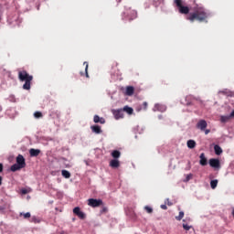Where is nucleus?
Returning a JSON list of instances; mask_svg holds the SVG:
<instances>
[{"instance_id":"32","label":"nucleus","mask_w":234,"mask_h":234,"mask_svg":"<svg viewBox=\"0 0 234 234\" xmlns=\"http://www.w3.org/2000/svg\"><path fill=\"white\" fill-rule=\"evenodd\" d=\"M3 169H4L3 164L0 163V173H3Z\"/></svg>"},{"instance_id":"8","label":"nucleus","mask_w":234,"mask_h":234,"mask_svg":"<svg viewBox=\"0 0 234 234\" xmlns=\"http://www.w3.org/2000/svg\"><path fill=\"white\" fill-rule=\"evenodd\" d=\"M115 120H120L122 118H123V110L120 109V110H112V111Z\"/></svg>"},{"instance_id":"31","label":"nucleus","mask_w":234,"mask_h":234,"mask_svg":"<svg viewBox=\"0 0 234 234\" xmlns=\"http://www.w3.org/2000/svg\"><path fill=\"white\" fill-rule=\"evenodd\" d=\"M231 118H234V110L231 112V113L229 115Z\"/></svg>"},{"instance_id":"4","label":"nucleus","mask_w":234,"mask_h":234,"mask_svg":"<svg viewBox=\"0 0 234 234\" xmlns=\"http://www.w3.org/2000/svg\"><path fill=\"white\" fill-rule=\"evenodd\" d=\"M175 4L179 8V13L180 14H185V15L189 14V7L184 6L182 5V0H175Z\"/></svg>"},{"instance_id":"9","label":"nucleus","mask_w":234,"mask_h":234,"mask_svg":"<svg viewBox=\"0 0 234 234\" xmlns=\"http://www.w3.org/2000/svg\"><path fill=\"white\" fill-rule=\"evenodd\" d=\"M197 129H200L201 131L206 130L207 127V122L206 120H200L197 124Z\"/></svg>"},{"instance_id":"25","label":"nucleus","mask_w":234,"mask_h":234,"mask_svg":"<svg viewBox=\"0 0 234 234\" xmlns=\"http://www.w3.org/2000/svg\"><path fill=\"white\" fill-rule=\"evenodd\" d=\"M20 217H24V218H30L31 215L30 212L20 213Z\"/></svg>"},{"instance_id":"21","label":"nucleus","mask_w":234,"mask_h":234,"mask_svg":"<svg viewBox=\"0 0 234 234\" xmlns=\"http://www.w3.org/2000/svg\"><path fill=\"white\" fill-rule=\"evenodd\" d=\"M218 186V180L214 179L210 181V187L211 189H217V186Z\"/></svg>"},{"instance_id":"37","label":"nucleus","mask_w":234,"mask_h":234,"mask_svg":"<svg viewBox=\"0 0 234 234\" xmlns=\"http://www.w3.org/2000/svg\"><path fill=\"white\" fill-rule=\"evenodd\" d=\"M23 195H27V190H22Z\"/></svg>"},{"instance_id":"6","label":"nucleus","mask_w":234,"mask_h":234,"mask_svg":"<svg viewBox=\"0 0 234 234\" xmlns=\"http://www.w3.org/2000/svg\"><path fill=\"white\" fill-rule=\"evenodd\" d=\"M208 164H209L210 167L215 169V171H218L220 169V167H221L220 160H218L217 158L209 159Z\"/></svg>"},{"instance_id":"36","label":"nucleus","mask_w":234,"mask_h":234,"mask_svg":"<svg viewBox=\"0 0 234 234\" xmlns=\"http://www.w3.org/2000/svg\"><path fill=\"white\" fill-rule=\"evenodd\" d=\"M209 133H210V130H206L205 131V134H209Z\"/></svg>"},{"instance_id":"12","label":"nucleus","mask_w":234,"mask_h":234,"mask_svg":"<svg viewBox=\"0 0 234 234\" xmlns=\"http://www.w3.org/2000/svg\"><path fill=\"white\" fill-rule=\"evenodd\" d=\"M110 167H112V169H118V167H120V161L118 159L110 161Z\"/></svg>"},{"instance_id":"5","label":"nucleus","mask_w":234,"mask_h":234,"mask_svg":"<svg viewBox=\"0 0 234 234\" xmlns=\"http://www.w3.org/2000/svg\"><path fill=\"white\" fill-rule=\"evenodd\" d=\"M88 206L90 207H100V206H103V201L101 199H88Z\"/></svg>"},{"instance_id":"26","label":"nucleus","mask_w":234,"mask_h":234,"mask_svg":"<svg viewBox=\"0 0 234 234\" xmlns=\"http://www.w3.org/2000/svg\"><path fill=\"white\" fill-rule=\"evenodd\" d=\"M34 116L35 118H43V113H41V112H36Z\"/></svg>"},{"instance_id":"1","label":"nucleus","mask_w":234,"mask_h":234,"mask_svg":"<svg viewBox=\"0 0 234 234\" xmlns=\"http://www.w3.org/2000/svg\"><path fill=\"white\" fill-rule=\"evenodd\" d=\"M209 17V13L204 7H198L195 12L189 13L186 19L191 23L194 21H199V23H207V18Z\"/></svg>"},{"instance_id":"16","label":"nucleus","mask_w":234,"mask_h":234,"mask_svg":"<svg viewBox=\"0 0 234 234\" xmlns=\"http://www.w3.org/2000/svg\"><path fill=\"white\" fill-rule=\"evenodd\" d=\"M229 120H231V117L229 115H221L219 118V122H221V123H228Z\"/></svg>"},{"instance_id":"17","label":"nucleus","mask_w":234,"mask_h":234,"mask_svg":"<svg viewBox=\"0 0 234 234\" xmlns=\"http://www.w3.org/2000/svg\"><path fill=\"white\" fill-rule=\"evenodd\" d=\"M186 145L188 149H195V147H197V142H195V140H188Z\"/></svg>"},{"instance_id":"22","label":"nucleus","mask_w":234,"mask_h":234,"mask_svg":"<svg viewBox=\"0 0 234 234\" xmlns=\"http://www.w3.org/2000/svg\"><path fill=\"white\" fill-rule=\"evenodd\" d=\"M61 175L64 178H70V172L68 170H62Z\"/></svg>"},{"instance_id":"18","label":"nucleus","mask_w":234,"mask_h":234,"mask_svg":"<svg viewBox=\"0 0 234 234\" xmlns=\"http://www.w3.org/2000/svg\"><path fill=\"white\" fill-rule=\"evenodd\" d=\"M112 158H114L115 160L120 158V156H122V153L118 150H114L112 152Z\"/></svg>"},{"instance_id":"15","label":"nucleus","mask_w":234,"mask_h":234,"mask_svg":"<svg viewBox=\"0 0 234 234\" xmlns=\"http://www.w3.org/2000/svg\"><path fill=\"white\" fill-rule=\"evenodd\" d=\"M93 122L94 123H101V125H103V123H105V119L103 117H99L98 115H94Z\"/></svg>"},{"instance_id":"38","label":"nucleus","mask_w":234,"mask_h":234,"mask_svg":"<svg viewBox=\"0 0 234 234\" xmlns=\"http://www.w3.org/2000/svg\"><path fill=\"white\" fill-rule=\"evenodd\" d=\"M1 111H3V107L0 105V112H1Z\"/></svg>"},{"instance_id":"10","label":"nucleus","mask_w":234,"mask_h":234,"mask_svg":"<svg viewBox=\"0 0 234 234\" xmlns=\"http://www.w3.org/2000/svg\"><path fill=\"white\" fill-rule=\"evenodd\" d=\"M199 158H200L199 160L200 165H203V166L207 165V158H206V154L204 153L200 154Z\"/></svg>"},{"instance_id":"19","label":"nucleus","mask_w":234,"mask_h":234,"mask_svg":"<svg viewBox=\"0 0 234 234\" xmlns=\"http://www.w3.org/2000/svg\"><path fill=\"white\" fill-rule=\"evenodd\" d=\"M214 151H215V154L218 155L222 154V148L218 144H216L214 146Z\"/></svg>"},{"instance_id":"7","label":"nucleus","mask_w":234,"mask_h":234,"mask_svg":"<svg viewBox=\"0 0 234 234\" xmlns=\"http://www.w3.org/2000/svg\"><path fill=\"white\" fill-rule=\"evenodd\" d=\"M73 213L74 215L79 217V218H80L81 220H85V218H86L85 213L81 211V208H80V207H76L75 208H73Z\"/></svg>"},{"instance_id":"13","label":"nucleus","mask_w":234,"mask_h":234,"mask_svg":"<svg viewBox=\"0 0 234 234\" xmlns=\"http://www.w3.org/2000/svg\"><path fill=\"white\" fill-rule=\"evenodd\" d=\"M90 129L92 133H95V134H101V127L100 125H92L90 126Z\"/></svg>"},{"instance_id":"11","label":"nucleus","mask_w":234,"mask_h":234,"mask_svg":"<svg viewBox=\"0 0 234 234\" xmlns=\"http://www.w3.org/2000/svg\"><path fill=\"white\" fill-rule=\"evenodd\" d=\"M124 94L125 96H133L134 94V87L127 86Z\"/></svg>"},{"instance_id":"39","label":"nucleus","mask_w":234,"mask_h":234,"mask_svg":"<svg viewBox=\"0 0 234 234\" xmlns=\"http://www.w3.org/2000/svg\"><path fill=\"white\" fill-rule=\"evenodd\" d=\"M81 76H83V72H80Z\"/></svg>"},{"instance_id":"24","label":"nucleus","mask_w":234,"mask_h":234,"mask_svg":"<svg viewBox=\"0 0 234 234\" xmlns=\"http://www.w3.org/2000/svg\"><path fill=\"white\" fill-rule=\"evenodd\" d=\"M84 65H86V67H85L86 78H89V63L88 62H84Z\"/></svg>"},{"instance_id":"29","label":"nucleus","mask_w":234,"mask_h":234,"mask_svg":"<svg viewBox=\"0 0 234 234\" xmlns=\"http://www.w3.org/2000/svg\"><path fill=\"white\" fill-rule=\"evenodd\" d=\"M141 109H144V111H147V102H144L141 106Z\"/></svg>"},{"instance_id":"33","label":"nucleus","mask_w":234,"mask_h":234,"mask_svg":"<svg viewBox=\"0 0 234 234\" xmlns=\"http://www.w3.org/2000/svg\"><path fill=\"white\" fill-rule=\"evenodd\" d=\"M161 209H167V206L166 205H161Z\"/></svg>"},{"instance_id":"3","label":"nucleus","mask_w":234,"mask_h":234,"mask_svg":"<svg viewBox=\"0 0 234 234\" xmlns=\"http://www.w3.org/2000/svg\"><path fill=\"white\" fill-rule=\"evenodd\" d=\"M25 167H27V162L25 161V157L22 154H18L16 157V164L11 166V171H13V173H16V171H19Z\"/></svg>"},{"instance_id":"34","label":"nucleus","mask_w":234,"mask_h":234,"mask_svg":"<svg viewBox=\"0 0 234 234\" xmlns=\"http://www.w3.org/2000/svg\"><path fill=\"white\" fill-rule=\"evenodd\" d=\"M3 185V177L0 176V186Z\"/></svg>"},{"instance_id":"2","label":"nucleus","mask_w":234,"mask_h":234,"mask_svg":"<svg viewBox=\"0 0 234 234\" xmlns=\"http://www.w3.org/2000/svg\"><path fill=\"white\" fill-rule=\"evenodd\" d=\"M18 80L19 81H25L23 85L24 90H30L32 80H34V77L32 75L28 74L27 70H20L18 71Z\"/></svg>"},{"instance_id":"20","label":"nucleus","mask_w":234,"mask_h":234,"mask_svg":"<svg viewBox=\"0 0 234 234\" xmlns=\"http://www.w3.org/2000/svg\"><path fill=\"white\" fill-rule=\"evenodd\" d=\"M122 112H127V114H133V112H134V110H133V108L129 106H124Z\"/></svg>"},{"instance_id":"35","label":"nucleus","mask_w":234,"mask_h":234,"mask_svg":"<svg viewBox=\"0 0 234 234\" xmlns=\"http://www.w3.org/2000/svg\"><path fill=\"white\" fill-rule=\"evenodd\" d=\"M102 213H107V207L102 208Z\"/></svg>"},{"instance_id":"27","label":"nucleus","mask_w":234,"mask_h":234,"mask_svg":"<svg viewBox=\"0 0 234 234\" xmlns=\"http://www.w3.org/2000/svg\"><path fill=\"white\" fill-rule=\"evenodd\" d=\"M144 209L146 210L147 213L151 214L153 213V208L149 206H145Z\"/></svg>"},{"instance_id":"30","label":"nucleus","mask_w":234,"mask_h":234,"mask_svg":"<svg viewBox=\"0 0 234 234\" xmlns=\"http://www.w3.org/2000/svg\"><path fill=\"white\" fill-rule=\"evenodd\" d=\"M191 176H193V175H187L186 176V182H189V180H191Z\"/></svg>"},{"instance_id":"23","label":"nucleus","mask_w":234,"mask_h":234,"mask_svg":"<svg viewBox=\"0 0 234 234\" xmlns=\"http://www.w3.org/2000/svg\"><path fill=\"white\" fill-rule=\"evenodd\" d=\"M184 218V211H180L179 215L176 217V220H182Z\"/></svg>"},{"instance_id":"28","label":"nucleus","mask_w":234,"mask_h":234,"mask_svg":"<svg viewBox=\"0 0 234 234\" xmlns=\"http://www.w3.org/2000/svg\"><path fill=\"white\" fill-rule=\"evenodd\" d=\"M183 228L184 229H186V231H189V229H191L192 227L187 224H183Z\"/></svg>"},{"instance_id":"14","label":"nucleus","mask_w":234,"mask_h":234,"mask_svg":"<svg viewBox=\"0 0 234 234\" xmlns=\"http://www.w3.org/2000/svg\"><path fill=\"white\" fill-rule=\"evenodd\" d=\"M40 154H41V150H39V149L31 148L29 150V154L32 157L39 156Z\"/></svg>"}]
</instances>
